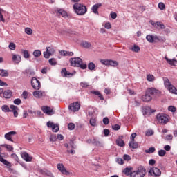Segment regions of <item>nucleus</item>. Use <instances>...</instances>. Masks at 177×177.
I'll return each instance as SVG.
<instances>
[{
	"label": "nucleus",
	"mask_w": 177,
	"mask_h": 177,
	"mask_svg": "<svg viewBox=\"0 0 177 177\" xmlns=\"http://www.w3.org/2000/svg\"><path fill=\"white\" fill-rule=\"evenodd\" d=\"M57 13L59 15H61V16L62 17H67V12H66L63 9H57Z\"/></svg>",
	"instance_id": "obj_29"
},
{
	"label": "nucleus",
	"mask_w": 177,
	"mask_h": 177,
	"mask_svg": "<svg viewBox=\"0 0 177 177\" xmlns=\"http://www.w3.org/2000/svg\"><path fill=\"white\" fill-rule=\"evenodd\" d=\"M91 93L98 96V97L100 99V100H103V99H104L103 95L102 94H100V92H99V91H91Z\"/></svg>",
	"instance_id": "obj_38"
},
{
	"label": "nucleus",
	"mask_w": 177,
	"mask_h": 177,
	"mask_svg": "<svg viewBox=\"0 0 177 177\" xmlns=\"http://www.w3.org/2000/svg\"><path fill=\"white\" fill-rule=\"evenodd\" d=\"M75 128V124H74V123H69L68 125V129L70 130V131H73L74 130Z\"/></svg>",
	"instance_id": "obj_53"
},
{
	"label": "nucleus",
	"mask_w": 177,
	"mask_h": 177,
	"mask_svg": "<svg viewBox=\"0 0 177 177\" xmlns=\"http://www.w3.org/2000/svg\"><path fill=\"white\" fill-rule=\"evenodd\" d=\"M102 6V3H97L92 6L91 10L93 12H94L95 15H99V8Z\"/></svg>",
	"instance_id": "obj_23"
},
{
	"label": "nucleus",
	"mask_w": 177,
	"mask_h": 177,
	"mask_svg": "<svg viewBox=\"0 0 177 177\" xmlns=\"http://www.w3.org/2000/svg\"><path fill=\"white\" fill-rule=\"evenodd\" d=\"M156 119L160 124H162V125H165L168 124V122L169 121V117L168 116V115L165 113L157 114Z\"/></svg>",
	"instance_id": "obj_4"
},
{
	"label": "nucleus",
	"mask_w": 177,
	"mask_h": 177,
	"mask_svg": "<svg viewBox=\"0 0 177 177\" xmlns=\"http://www.w3.org/2000/svg\"><path fill=\"white\" fill-rule=\"evenodd\" d=\"M1 110L4 113H9V112H10V109L9 108V106H8V105H3L1 106Z\"/></svg>",
	"instance_id": "obj_34"
},
{
	"label": "nucleus",
	"mask_w": 177,
	"mask_h": 177,
	"mask_svg": "<svg viewBox=\"0 0 177 177\" xmlns=\"http://www.w3.org/2000/svg\"><path fill=\"white\" fill-rule=\"evenodd\" d=\"M165 140H172V139H174V136H172V134H169L167 136H166L164 138Z\"/></svg>",
	"instance_id": "obj_57"
},
{
	"label": "nucleus",
	"mask_w": 177,
	"mask_h": 177,
	"mask_svg": "<svg viewBox=\"0 0 177 177\" xmlns=\"http://www.w3.org/2000/svg\"><path fill=\"white\" fill-rule=\"evenodd\" d=\"M17 134L16 131H10L4 135L5 139L13 142V137Z\"/></svg>",
	"instance_id": "obj_14"
},
{
	"label": "nucleus",
	"mask_w": 177,
	"mask_h": 177,
	"mask_svg": "<svg viewBox=\"0 0 177 177\" xmlns=\"http://www.w3.org/2000/svg\"><path fill=\"white\" fill-rule=\"evenodd\" d=\"M61 74H62V77H66V78H70V77H73V75H74V74H75V72L70 73V72L67 71V70L65 68H62V70L61 71Z\"/></svg>",
	"instance_id": "obj_16"
},
{
	"label": "nucleus",
	"mask_w": 177,
	"mask_h": 177,
	"mask_svg": "<svg viewBox=\"0 0 177 177\" xmlns=\"http://www.w3.org/2000/svg\"><path fill=\"white\" fill-rule=\"evenodd\" d=\"M42 55V53L41 52V50H35L33 52V56L35 57H39V56H41Z\"/></svg>",
	"instance_id": "obj_36"
},
{
	"label": "nucleus",
	"mask_w": 177,
	"mask_h": 177,
	"mask_svg": "<svg viewBox=\"0 0 177 177\" xmlns=\"http://www.w3.org/2000/svg\"><path fill=\"white\" fill-rule=\"evenodd\" d=\"M130 50H132V52L138 53L140 50V48H139V46L134 45L133 47H129Z\"/></svg>",
	"instance_id": "obj_33"
},
{
	"label": "nucleus",
	"mask_w": 177,
	"mask_h": 177,
	"mask_svg": "<svg viewBox=\"0 0 177 177\" xmlns=\"http://www.w3.org/2000/svg\"><path fill=\"white\" fill-rule=\"evenodd\" d=\"M21 156L23 160H24L27 162L32 160V156H30V155L28 153H27V152L21 153Z\"/></svg>",
	"instance_id": "obj_20"
},
{
	"label": "nucleus",
	"mask_w": 177,
	"mask_h": 177,
	"mask_svg": "<svg viewBox=\"0 0 177 177\" xmlns=\"http://www.w3.org/2000/svg\"><path fill=\"white\" fill-rule=\"evenodd\" d=\"M32 95L36 99H41V97H44L46 95L45 91H35Z\"/></svg>",
	"instance_id": "obj_15"
},
{
	"label": "nucleus",
	"mask_w": 177,
	"mask_h": 177,
	"mask_svg": "<svg viewBox=\"0 0 177 177\" xmlns=\"http://www.w3.org/2000/svg\"><path fill=\"white\" fill-rule=\"evenodd\" d=\"M153 135H154V131L153 130H149L146 132L147 136H151Z\"/></svg>",
	"instance_id": "obj_62"
},
{
	"label": "nucleus",
	"mask_w": 177,
	"mask_h": 177,
	"mask_svg": "<svg viewBox=\"0 0 177 177\" xmlns=\"http://www.w3.org/2000/svg\"><path fill=\"white\" fill-rule=\"evenodd\" d=\"M12 60L15 64H19L21 62V56L19 54H12Z\"/></svg>",
	"instance_id": "obj_17"
},
{
	"label": "nucleus",
	"mask_w": 177,
	"mask_h": 177,
	"mask_svg": "<svg viewBox=\"0 0 177 177\" xmlns=\"http://www.w3.org/2000/svg\"><path fill=\"white\" fill-rule=\"evenodd\" d=\"M3 97L10 99L12 97V91L6 90L3 92Z\"/></svg>",
	"instance_id": "obj_26"
},
{
	"label": "nucleus",
	"mask_w": 177,
	"mask_h": 177,
	"mask_svg": "<svg viewBox=\"0 0 177 177\" xmlns=\"http://www.w3.org/2000/svg\"><path fill=\"white\" fill-rule=\"evenodd\" d=\"M163 81H164L165 88L168 89L170 93H173L174 95H177V89L175 86H174V85L171 84L169 79L167 77H164Z\"/></svg>",
	"instance_id": "obj_3"
},
{
	"label": "nucleus",
	"mask_w": 177,
	"mask_h": 177,
	"mask_svg": "<svg viewBox=\"0 0 177 177\" xmlns=\"http://www.w3.org/2000/svg\"><path fill=\"white\" fill-rule=\"evenodd\" d=\"M69 62L72 67H88L86 64H84L82 59L80 57H72L69 59Z\"/></svg>",
	"instance_id": "obj_2"
},
{
	"label": "nucleus",
	"mask_w": 177,
	"mask_h": 177,
	"mask_svg": "<svg viewBox=\"0 0 177 177\" xmlns=\"http://www.w3.org/2000/svg\"><path fill=\"white\" fill-rule=\"evenodd\" d=\"M123 158L125 161H131V156L128 154H124Z\"/></svg>",
	"instance_id": "obj_58"
},
{
	"label": "nucleus",
	"mask_w": 177,
	"mask_h": 177,
	"mask_svg": "<svg viewBox=\"0 0 177 177\" xmlns=\"http://www.w3.org/2000/svg\"><path fill=\"white\" fill-rule=\"evenodd\" d=\"M26 74L30 76L35 75V72L34 71H32L31 69H28L26 71Z\"/></svg>",
	"instance_id": "obj_46"
},
{
	"label": "nucleus",
	"mask_w": 177,
	"mask_h": 177,
	"mask_svg": "<svg viewBox=\"0 0 177 177\" xmlns=\"http://www.w3.org/2000/svg\"><path fill=\"white\" fill-rule=\"evenodd\" d=\"M146 39L148 41V42H150L151 44H153V42H154L153 35H147Z\"/></svg>",
	"instance_id": "obj_37"
},
{
	"label": "nucleus",
	"mask_w": 177,
	"mask_h": 177,
	"mask_svg": "<svg viewBox=\"0 0 177 177\" xmlns=\"http://www.w3.org/2000/svg\"><path fill=\"white\" fill-rule=\"evenodd\" d=\"M19 110V108L15 105H10V111L12 112L14 114V117H17L19 115V113L17 111Z\"/></svg>",
	"instance_id": "obj_22"
},
{
	"label": "nucleus",
	"mask_w": 177,
	"mask_h": 177,
	"mask_svg": "<svg viewBox=\"0 0 177 177\" xmlns=\"http://www.w3.org/2000/svg\"><path fill=\"white\" fill-rule=\"evenodd\" d=\"M14 104H16L17 106H20V104H21V100H20V98H17L14 100Z\"/></svg>",
	"instance_id": "obj_52"
},
{
	"label": "nucleus",
	"mask_w": 177,
	"mask_h": 177,
	"mask_svg": "<svg viewBox=\"0 0 177 177\" xmlns=\"http://www.w3.org/2000/svg\"><path fill=\"white\" fill-rule=\"evenodd\" d=\"M49 64L50 66H56L57 64V62H56V59L55 58H51L48 60Z\"/></svg>",
	"instance_id": "obj_41"
},
{
	"label": "nucleus",
	"mask_w": 177,
	"mask_h": 177,
	"mask_svg": "<svg viewBox=\"0 0 177 177\" xmlns=\"http://www.w3.org/2000/svg\"><path fill=\"white\" fill-rule=\"evenodd\" d=\"M41 110L45 114H47V115H53V114H55L53 109H50L49 106H42Z\"/></svg>",
	"instance_id": "obj_19"
},
{
	"label": "nucleus",
	"mask_w": 177,
	"mask_h": 177,
	"mask_svg": "<svg viewBox=\"0 0 177 177\" xmlns=\"http://www.w3.org/2000/svg\"><path fill=\"white\" fill-rule=\"evenodd\" d=\"M31 85L33 88H35L36 91H39V89H41V82L39 80H37V77H33L31 80Z\"/></svg>",
	"instance_id": "obj_8"
},
{
	"label": "nucleus",
	"mask_w": 177,
	"mask_h": 177,
	"mask_svg": "<svg viewBox=\"0 0 177 177\" xmlns=\"http://www.w3.org/2000/svg\"><path fill=\"white\" fill-rule=\"evenodd\" d=\"M47 127L48 128H52L53 132H58L59 131V124H54L51 121H48L47 122Z\"/></svg>",
	"instance_id": "obj_13"
},
{
	"label": "nucleus",
	"mask_w": 177,
	"mask_h": 177,
	"mask_svg": "<svg viewBox=\"0 0 177 177\" xmlns=\"http://www.w3.org/2000/svg\"><path fill=\"white\" fill-rule=\"evenodd\" d=\"M165 59L168 64L171 66H176L177 64L176 58L169 59L167 56H165Z\"/></svg>",
	"instance_id": "obj_18"
},
{
	"label": "nucleus",
	"mask_w": 177,
	"mask_h": 177,
	"mask_svg": "<svg viewBox=\"0 0 177 177\" xmlns=\"http://www.w3.org/2000/svg\"><path fill=\"white\" fill-rule=\"evenodd\" d=\"M102 121L104 125H109V123L110 122V121L109 120V118L107 117L104 118Z\"/></svg>",
	"instance_id": "obj_60"
},
{
	"label": "nucleus",
	"mask_w": 177,
	"mask_h": 177,
	"mask_svg": "<svg viewBox=\"0 0 177 177\" xmlns=\"http://www.w3.org/2000/svg\"><path fill=\"white\" fill-rule=\"evenodd\" d=\"M156 26H157V27H160L161 30H164V28H165V25H164V24L160 21L156 22Z\"/></svg>",
	"instance_id": "obj_42"
},
{
	"label": "nucleus",
	"mask_w": 177,
	"mask_h": 177,
	"mask_svg": "<svg viewBox=\"0 0 177 177\" xmlns=\"http://www.w3.org/2000/svg\"><path fill=\"white\" fill-rule=\"evenodd\" d=\"M43 55L45 59H49L50 56H53V55H55V48L53 47H46V51L43 53Z\"/></svg>",
	"instance_id": "obj_7"
},
{
	"label": "nucleus",
	"mask_w": 177,
	"mask_h": 177,
	"mask_svg": "<svg viewBox=\"0 0 177 177\" xmlns=\"http://www.w3.org/2000/svg\"><path fill=\"white\" fill-rule=\"evenodd\" d=\"M165 154H167V152L165 151V150L160 149L158 151V156L160 157H164Z\"/></svg>",
	"instance_id": "obj_50"
},
{
	"label": "nucleus",
	"mask_w": 177,
	"mask_h": 177,
	"mask_svg": "<svg viewBox=\"0 0 177 177\" xmlns=\"http://www.w3.org/2000/svg\"><path fill=\"white\" fill-rule=\"evenodd\" d=\"M155 111H151V108L149 106H145L142 109V113L144 115H150V114H152L153 112Z\"/></svg>",
	"instance_id": "obj_21"
},
{
	"label": "nucleus",
	"mask_w": 177,
	"mask_h": 177,
	"mask_svg": "<svg viewBox=\"0 0 177 177\" xmlns=\"http://www.w3.org/2000/svg\"><path fill=\"white\" fill-rule=\"evenodd\" d=\"M0 75L1 77H8V71L3 69H0Z\"/></svg>",
	"instance_id": "obj_39"
},
{
	"label": "nucleus",
	"mask_w": 177,
	"mask_h": 177,
	"mask_svg": "<svg viewBox=\"0 0 177 177\" xmlns=\"http://www.w3.org/2000/svg\"><path fill=\"white\" fill-rule=\"evenodd\" d=\"M142 102H151L153 97L150 96V94L146 93V94L142 96Z\"/></svg>",
	"instance_id": "obj_25"
},
{
	"label": "nucleus",
	"mask_w": 177,
	"mask_h": 177,
	"mask_svg": "<svg viewBox=\"0 0 177 177\" xmlns=\"http://www.w3.org/2000/svg\"><path fill=\"white\" fill-rule=\"evenodd\" d=\"M116 144L118 146H120V147H124V146H125V142L120 138L116 140Z\"/></svg>",
	"instance_id": "obj_32"
},
{
	"label": "nucleus",
	"mask_w": 177,
	"mask_h": 177,
	"mask_svg": "<svg viewBox=\"0 0 177 177\" xmlns=\"http://www.w3.org/2000/svg\"><path fill=\"white\" fill-rule=\"evenodd\" d=\"M22 97H24V99H27L28 97V92L24 91L22 93Z\"/></svg>",
	"instance_id": "obj_63"
},
{
	"label": "nucleus",
	"mask_w": 177,
	"mask_h": 177,
	"mask_svg": "<svg viewBox=\"0 0 177 177\" xmlns=\"http://www.w3.org/2000/svg\"><path fill=\"white\" fill-rule=\"evenodd\" d=\"M42 174L43 175H46V176H49V177L53 176V174L49 170L44 169L42 171Z\"/></svg>",
	"instance_id": "obj_35"
},
{
	"label": "nucleus",
	"mask_w": 177,
	"mask_h": 177,
	"mask_svg": "<svg viewBox=\"0 0 177 177\" xmlns=\"http://www.w3.org/2000/svg\"><path fill=\"white\" fill-rule=\"evenodd\" d=\"M25 32L28 35H31L32 34V29H31L30 28H26Z\"/></svg>",
	"instance_id": "obj_48"
},
{
	"label": "nucleus",
	"mask_w": 177,
	"mask_h": 177,
	"mask_svg": "<svg viewBox=\"0 0 177 177\" xmlns=\"http://www.w3.org/2000/svg\"><path fill=\"white\" fill-rule=\"evenodd\" d=\"M64 146L68 149L66 151L68 154L74 155L75 153V151L74 149H77V147L73 141H71L69 144L65 143Z\"/></svg>",
	"instance_id": "obj_5"
},
{
	"label": "nucleus",
	"mask_w": 177,
	"mask_h": 177,
	"mask_svg": "<svg viewBox=\"0 0 177 177\" xmlns=\"http://www.w3.org/2000/svg\"><path fill=\"white\" fill-rule=\"evenodd\" d=\"M93 145L94 146H98L100 147H102V146H103L102 142H100V141L97 140L96 138H93Z\"/></svg>",
	"instance_id": "obj_31"
},
{
	"label": "nucleus",
	"mask_w": 177,
	"mask_h": 177,
	"mask_svg": "<svg viewBox=\"0 0 177 177\" xmlns=\"http://www.w3.org/2000/svg\"><path fill=\"white\" fill-rule=\"evenodd\" d=\"M146 92L149 95H155V96H160V95H161V91H160L159 90H157L156 88H154L153 87L147 88Z\"/></svg>",
	"instance_id": "obj_11"
},
{
	"label": "nucleus",
	"mask_w": 177,
	"mask_h": 177,
	"mask_svg": "<svg viewBox=\"0 0 177 177\" xmlns=\"http://www.w3.org/2000/svg\"><path fill=\"white\" fill-rule=\"evenodd\" d=\"M168 110L169 111H171V113H175V111H176V107L174 106H169Z\"/></svg>",
	"instance_id": "obj_55"
},
{
	"label": "nucleus",
	"mask_w": 177,
	"mask_h": 177,
	"mask_svg": "<svg viewBox=\"0 0 177 177\" xmlns=\"http://www.w3.org/2000/svg\"><path fill=\"white\" fill-rule=\"evenodd\" d=\"M100 62L103 66H111L112 67L118 66V62L111 59H100Z\"/></svg>",
	"instance_id": "obj_6"
},
{
	"label": "nucleus",
	"mask_w": 177,
	"mask_h": 177,
	"mask_svg": "<svg viewBox=\"0 0 177 177\" xmlns=\"http://www.w3.org/2000/svg\"><path fill=\"white\" fill-rule=\"evenodd\" d=\"M80 107H81V105L80 104V103L78 102H76L71 104L68 106V109L69 110H71V111L75 112V111H78Z\"/></svg>",
	"instance_id": "obj_12"
},
{
	"label": "nucleus",
	"mask_w": 177,
	"mask_h": 177,
	"mask_svg": "<svg viewBox=\"0 0 177 177\" xmlns=\"http://www.w3.org/2000/svg\"><path fill=\"white\" fill-rule=\"evenodd\" d=\"M5 12L3 9L0 8V21L5 23V18H3V15H2Z\"/></svg>",
	"instance_id": "obj_43"
},
{
	"label": "nucleus",
	"mask_w": 177,
	"mask_h": 177,
	"mask_svg": "<svg viewBox=\"0 0 177 177\" xmlns=\"http://www.w3.org/2000/svg\"><path fill=\"white\" fill-rule=\"evenodd\" d=\"M104 27L107 29V30H110V28H111V24H110V22H107L104 24Z\"/></svg>",
	"instance_id": "obj_64"
},
{
	"label": "nucleus",
	"mask_w": 177,
	"mask_h": 177,
	"mask_svg": "<svg viewBox=\"0 0 177 177\" xmlns=\"http://www.w3.org/2000/svg\"><path fill=\"white\" fill-rule=\"evenodd\" d=\"M59 55H61V56H74V53L61 50H59Z\"/></svg>",
	"instance_id": "obj_24"
},
{
	"label": "nucleus",
	"mask_w": 177,
	"mask_h": 177,
	"mask_svg": "<svg viewBox=\"0 0 177 177\" xmlns=\"http://www.w3.org/2000/svg\"><path fill=\"white\" fill-rule=\"evenodd\" d=\"M123 173L124 174V175H127V176H129V175H130V177H131V175L132 174V168L126 167L123 170Z\"/></svg>",
	"instance_id": "obj_28"
},
{
	"label": "nucleus",
	"mask_w": 177,
	"mask_h": 177,
	"mask_svg": "<svg viewBox=\"0 0 177 177\" xmlns=\"http://www.w3.org/2000/svg\"><path fill=\"white\" fill-rule=\"evenodd\" d=\"M0 161L3 164H4V165H7V166L9 165V162H8L6 160L3 159V158L2 157L1 155H0Z\"/></svg>",
	"instance_id": "obj_47"
},
{
	"label": "nucleus",
	"mask_w": 177,
	"mask_h": 177,
	"mask_svg": "<svg viewBox=\"0 0 177 177\" xmlns=\"http://www.w3.org/2000/svg\"><path fill=\"white\" fill-rule=\"evenodd\" d=\"M8 48L10 50H15L16 49V44L15 43H10Z\"/></svg>",
	"instance_id": "obj_54"
},
{
	"label": "nucleus",
	"mask_w": 177,
	"mask_h": 177,
	"mask_svg": "<svg viewBox=\"0 0 177 177\" xmlns=\"http://www.w3.org/2000/svg\"><path fill=\"white\" fill-rule=\"evenodd\" d=\"M57 168L58 171L62 174V175H70V172L66 169V167H64L63 163H58L57 165Z\"/></svg>",
	"instance_id": "obj_10"
},
{
	"label": "nucleus",
	"mask_w": 177,
	"mask_h": 177,
	"mask_svg": "<svg viewBox=\"0 0 177 177\" xmlns=\"http://www.w3.org/2000/svg\"><path fill=\"white\" fill-rule=\"evenodd\" d=\"M147 81H149V82L154 81V75H148L147 76Z\"/></svg>",
	"instance_id": "obj_56"
},
{
	"label": "nucleus",
	"mask_w": 177,
	"mask_h": 177,
	"mask_svg": "<svg viewBox=\"0 0 177 177\" xmlns=\"http://www.w3.org/2000/svg\"><path fill=\"white\" fill-rule=\"evenodd\" d=\"M80 85L82 86V88H88V86H89V83L82 82L80 83Z\"/></svg>",
	"instance_id": "obj_51"
},
{
	"label": "nucleus",
	"mask_w": 177,
	"mask_h": 177,
	"mask_svg": "<svg viewBox=\"0 0 177 177\" xmlns=\"http://www.w3.org/2000/svg\"><path fill=\"white\" fill-rule=\"evenodd\" d=\"M149 175L151 176H161V170L157 167H152L149 171Z\"/></svg>",
	"instance_id": "obj_9"
},
{
	"label": "nucleus",
	"mask_w": 177,
	"mask_h": 177,
	"mask_svg": "<svg viewBox=\"0 0 177 177\" xmlns=\"http://www.w3.org/2000/svg\"><path fill=\"white\" fill-rule=\"evenodd\" d=\"M73 9L78 16H84L86 12H88V9L86 6L82 3H76L73 6Z\"/></svg>",
	"instance_id": "obj_1"
},
{
	"label": "nucleus",
	"mask_w": 177,
	"mask_h": 177,
	"mask_svg": "<svg viewBox=\"0 0 177 177\" xmlns=\"http://www.w3.org/2000/svg\"><path fill=\"white\" fill-rule=\"evenodd\" d=\"M82 46H83V48H91V46H92V44H91V43L88 42V41H83L82 43Z\"/></svg>",
	"instance_id": "obj_40"
},
{
	"label": "nucleus",
	"mask_w": 177,
	"mask_h": 177,
	"mask_svg": "<svg viewBox=\"0 0 177 177\" xmlns=\"http://www.w3.org/2000/svg\"><path fill=\"white\" fill-rule=\"evenodd\" d=\"M158 8L161 10H164V9H165V4H164V3L160 2V3H158Z\"/></svg>",
	"instance_id": "obj_59"
},
{
	"label": "nucleus",
	"mask_w": 177,
	"mask_h": 177,
	"mask_svg": "<svg viewBox=\"0 0 177 177\" xmlns=\"http://www.w3.org/2000/svg\"><path fill=\"white\" fill-rule=\"evenodd\" d=\"M3 146V147H6L8 151H12L13 150V147L10 145L5 144Z\"/></svg>",
	"instance_id": "obj_45"
},
{
	"label": "nucleus",
	"mask_w": 177,
	"mask_h": 177,
	"mask_svg": "<svg viewBox=\"0 0 177 177\" xmlns=\"http://www.w3.org/2000/svg\"><path fill=\"white\" fill-rule=\"evenodd\" d=\"M89 122H90V125H91V127H96V119L95 118H91Z\"/></svg>",
	"instance_id": "obj_49"
},
{
	"label": "nucleus",
	"mask_w": 177,
	"mask_h": 177,
	"mask_svg": "<svg viewBox=\"0 0 177 177\" xmlns=\"http://www.w3.org/2000/svg\"><path fill=\"white\" fill-rule=\"evenodd\" d=\"M116 162L120 164V165H122L124 164V160H122L121 158H118L116 159Z\"/></svg>",
	"instance_id": "obj_61"
},
{
	"label": "nucleus",
	"mask_w": 177,
	"mask_h": 177,
	"mask_svg": "<svg viewBox=\"0 0 177 177\" xmlns=\"http://www.w3.org/2000/svg\"><path fill=\"white\" fill-rule=\"evenodd\" d=\"M24 59H30V53L27 50H21Z\"/></svg>",
	"instance_id": "obj_30"
},
{
	"label": "nucleus",
	"mask_w": 177,
	"mask_h": 177,
	"mask_svg": "<svg viewBox=\"0 0 177 177\" xmlns=\"http://www.w3.org/2000/svg\"><path fill=\"white\" fill-rule=\"evenodd\" d=\"M129 146L131 147V149H138L139 147V145L135 141H130Z\"/></svg>",
	"instance_id": "obj_27"
},
{
	"label": "nucleus",
	"mask_w": 177,
	"mask_h": 177,
	"mask_svg": "<svg viewBox=\"0 0 177 177\" xmlns=\"http://www.w3.org/2000/svg\"><path fill=\"white\" fill-rule=\"evenodd\" d=\"M156 151V148L154 147H150L149 149L145 151V153H147V154H151V153H154Z\"/></svg>",
	"instance_id": "obj_44"
}]
</instances>
